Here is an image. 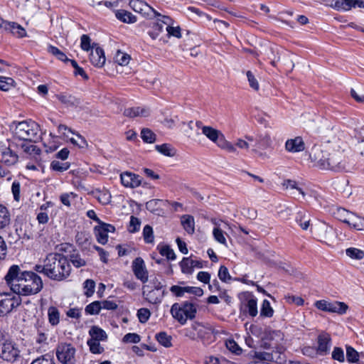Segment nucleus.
Instances as JSON below:
<instances>
[{
    "label": "nucleus",
    "mask_w": 364,
    "mask_h": 364,
    "mask_svg": "<svg viewBox=\"0 0 364 364\" xmlns=\"http://www.w3.org/2000/svg\"><path fill=\"white\" fill-rule=\"evenodd\" d=\"M11 290L19 295L30 296L38 294L43 289V281L40 276L31 271L20 272L18 265H12L4 277Z\"/></svg>",
    "instance_id": "obj_1"
},
{
    "label": "nucleus",
    "mask_w": 364,
    "mask_h": 364,
    "mask_svg": "<svg viewBox=\"0 0 364 364\" xmlns=\"http://www.w3.org/2000/svg\"><path fill=\"white\" fill-rule=\"evenodd\" d=\"M34 270L53 280L62 281L69 277L71 267L67 257L60 253H50L43 259V264H37Z\"/></svg>",
    "instance_id": "obj_2"
},
{
    "label": "nucleus",
    "mask_w": 364,
    "mask_h": 364,
    "mask_svg": "<svg viewBox=\"0 0 364 364\" xmlns=\"http://www.w3.org/2000/svg\"><path fill=\"white\" fill-rule=\"evenodd\" d=\"M9 128L14 136L20 140L36 141L40 138V127L33 120L13 122Z\"/></svg>",
    "instance_id": "obj_3"
},
{
    "label": "nucleus",
    "mask_w": 364,
    "mask_h": 364,
    "mask_svg": "<svg viewBox=\"0 0 364 364\" xmlns=\"http://www.w3.org/2000/svg\"><path fill=\"white\" fill-rule=\"evenodd\" d=\"M6 144H4L5 149L1 151V164L10 166L17 163L18 156L17 154L18 144L14 141L7 139Z\"/></svg>",
    "instance_id": "obj_4"
},
{
    "label": "nucleus",
    "mask_w": 364,
    "mask_h": 364,
    "mask_svg": "<svg viewBox=\"0 0 364 364\" xmlns=\"http://www.w3.org/2000/svg\"><path fill=\"white\" fill-rule=\"evenodd\" d=\"M75 348L70 343H61L56 348V357L62 364H75Z\"/></svg>",
    "instance_id": "obj_5"
},
{
    "label": "nucleus",
    "mask_w": 364,
    "mask_h": 364,
    "mask_svg": "<svg viewBox=\"0 0 364 364\" xmlns=\"http://www.w3.org/2000/svg\"><path fill=\"white\" fill-rule=\"evenodd\" d=\"M316 307L321 311L330 313H336L339 315L345 314L348 309V306L341 301H328L326 300H319L315 303Z\"/></svg>",
    "instance_id": "obj_6"
},
{
    "label": "nucleus",
    "mask_w": 364,
    "mask_h": 364,
    "mask_svg": "<svg viewBox=\"0 0 364 364\" xmlns=\"http://www.w3.org/2000/svg\"><path fill=\"white\" fill-rule=\"evenodd\" d=\"M129 6L135 12L139 13L144 16H150L151 14H153L154 16H161V14L151 6L141 0H132L129 2Z\"/></svg>",
    "instance_id": "obj_7"
},
{
    "label": "nucleus",
    "mask_w": 364,
    "mask_h": 364,
    "mask_svg": "<svg viewBox=\"0 0 364 364\" xmlns=\"http://www.w3.org/2000/svg\"><path fill=\"white\" fill-rule=\"evenodd\" d=\"M262 348L263 350H257L254 351V358L267 362L274 360L278 353L277 350H274L275 348L271 347L268 343H264Z\"/></svg>",
    "instance_id": "obj_8"
},
{
    "label": "nucleus",
    "mask_w": 364,
    "mask_h": 364,
    "mask_svg": "<svg viewBox=\"0 0 364 364\" xmlns=\"http://www.w3.org/2000/svg\"><path fill=\"white\" fill-rule=\"evenodd\" d=\"M196 126L201 130L203 135L213 143H218L219 138L223 137V134L220 130L210 126L203 125L201 121H196Z\"/></svg>",
    "instance_id": "obj_9"
},
{
    "label": "nucleus",
    "mask_w": 364,
    "mask_h": 364,
    "mask_svg": "<svg viewBox=\"0 0 364 364\" xmlns=\"http://www.w3.org/2000/svg\"><path fill=\"white\" fill-rule=\"evenodd\" d=\"M328 153L323 151L319 146H314L310 153V158L315 166L324 169V164L328 162Z\"/></svg>",
    "instance_id": "obj_10"
},
{
    "label": "nucleus",
    "mask_w": 364,
    "mask_h": 364,
    "mask_svg": "<svg viewBox=\"0 0 364 364\" xmlns=\"http://www.w3.org/2000/svg\"><path fill=\"white\" fill-rule=\"evenodd\" d=\"M90 61L95 67L102 68L106 61L104 50L97 44H93L90 54Z\"/></svg>",
    "instance_id": "obj_11"
},
{
    "label": "nucleus",
    "mask_w": 364,
    "mask_h": 364,
    "mask_svg": "<svg viewBox=\"0 0 364 364\" xmlns=\"http://www.w3.org/2000/svg\"><path fill=\"white\" fill-rule=\"evenodd\" d=\"M132 270L136 277L143 283H146L148 281V272L144 262L141 257H137L133 261Z\"/></svg>",
    "instance_id": "obj_12"
},
{
    "label": "nucleus",
    "mask_w": 364,
    "mask_h": 364,
    "mask_svg": "<svg viewBox=\"0 0 364 364\" xmlns=\"http://www.w3.org/2000/svg\"><path fill=\"white\" fill-rule=\"evenodd\" d=\"M179 264L181 272L186 274H192L194 268H203V262L201 260H194L191 257H183Z\"/></svg>",
    "instance_id": "obj_13"
},
{
    "label": "nucleus",
    "mask_w": 364,
    "mask_h": 364,
    "mask_svg": "<svg viewBox=\"0 0 364 364\" xmlns=\"http://www.w3.org/2000/svg\"><path fill=\"white\" fill-rule=\"evenodd\" d=\"M334 9L338 11H347L352 8H364L363 0H335Z\"/></svg>",
    "instance_id": "obj_14"
},
{
    "label": "nucleus",
    "mask_w": 364,
    "mask_h": 364,
    "mask_svg": "<svg viewBox=\"0 0 364 364\" xmlns=\"http://www.w3.org/2000/svg\"><path fill=\"white\" fill-rule=\"evenodd\" d=\"M120 178L122 184L127 188H136L141 182L139 175L128 171L121 173Z\"/></svg>",
    "instance_id": "obj_15"
},
{
    "label": "nucleus",
    "mask_w": 364,
    "mask_h": 364,
    "mask_svg": "<svg viewBox=\"0 0 364 364\" xmlns=\"http://www.w3.org/2000/svg\"><path fill=\"white\" fill-rule=\"evenodd\" d=\"M1 28L10 32L17 38H23L26 36V30L19 24L15 22H9L1 19Z\"/></svg>",
    "instance_id": "obj_16"
},
{
    "label": "nucleus",
    "mask_w": 364,
    "mask_h": 364,
    "mask_svg": "<svg viewBox=\"0 0 364 364\" xmlns=\"http://www.w3.org/2000/svg\"><path fill=\"white\" fill-rule=\"evenodd\" d=\"M328 162L324 164V169L338 171L344 168L341 164V155L336 153L329 154Z\"/></svg>",
    "instance_id": "obj_17"
},
{
    "label": "nucleus",
    "mask_w": 364,
    "mask_h": 364,
    "mask_svg": "<svg viewBox=\"0 0 364 364\" xmlns=\"http://www.w3.org/2000/svg\"><path fill=\"white\" fill-rule=\"evenodd\" d=\"M143 289V295L145 296V299L151 304L160 303L166 294L164 290L161 291V289Z\"/></svg>",
    "instance_id": "obj_18"
},
{
    "label": "nucleus",
    "mask_w": 364,
    "mask_h": 364,
    "mask_svg": "<svg viewBox=\"0 0 364 364\" xmlns=\"http://www.w3.org/2000/svg\"><path fill=\"white\" fill-rule=\"evenodd\" d=\"M285 149L287 151L291 153L300 152L304 150L305 144L301 137L296 136L286 141Z\"/></svg>",
    "instance_id": "obj_19"
},
{
    "label": "nucleus",
    "mask_w": 364,
    "mask_h": 364,
    "mask_svg": "<svg viewBox=\"0 0 364 364\" xmlns=\"http://www.w3.org/2000/svg\"><path fill=\"white\" fill-rule=\"evenodd\" d=\"M56 98L67 107H76L80 104V99L66 92L57 95Z\"/></svg>",
    "instance_id": "obj_20"
},
{
    "label": "nucleus",
    "mask_w": 364,
    "mask_h": 364,
    "mask_svg": "<svg viewBox=\"0 0 364 364\" xmlns=\"http://www.w3.org/2000/svg\"><path fill=\"white\" fill-rule=\"evenodd\" d=\"M19 351L15 348L11 343H4L1 350V359L7 361L16 360L18 356Z\"/></svg>",
    "instance_id": "obj_21"
},
{
    "label": "nucleus",
    "mask_w": 364,
    "mask_h": 364,
    "mask_svg": "<svg viewBox=\"0 0 364 364\" xmlns=\"http://www.w3.org/2000/svg\"><path fill=\"white\" fill-rule=\"evenodd\" d=\"M124 114L129 117H147L149 111L146 108L140 107H128L124 109Z\"/></svg>",
    "instance_id": "obj_22"
},
{
    "label": "nucleus",
    "mask_w": 364,
    "mask_h": 364,
    "mask_svg": "<svg viewBox=\"0 0 364 364\" xmlns=\"http://www.w3.org/2000/svg\"><path fill=\"white\" fill-rule=\"evenodd\" d=\"M331 211L335 218L347 224L349 222V219L348 218H350V215L353 214L352 212H350L341 207L333 208Z\"/></svg>",
    "instance_id": "obj_23"
},
{
    "label": "nucleus",
    "mask_w": 364,
    "mask_h": 364,
    "mask_svg": "<svg viewBox=\"0 0 364 364\" xmlns=\"http://www.w3.org/2000/svg\"><path fill=\"white\" fill-rule=\"evenodd\" d=\"M181 223L187 233L192 235L195 232L194 218L190 215H183L181 218Z\"/></svg>",
    "instance_id": "obj_24"
},
{
    "label": "nucleus",
    "mask_w": 364,
    "mask_h": 364,
    "mask_svg": "<svg viewBox=\"0 0 364 364\" xmlns=\"http://www.w3.org/2000/svg\"><path fill=\"white\" fill-rule=\"evenodd\" d=\"M272 145V139L269 134L261 135L257 140L252 151L257 152L259 150H264L270 147Z\"/></svg>",
    "instance_id": "obj_25"
},
{
    "label": "nucleus",
    "mask_w": 364,
    "mask_h": 364,
    "mask_svg": "<svg viewBox=\"0 0 364 364\" xmlns=\"http://www.w3.org/2000/svg\"><path fill=\"white\" fill-rule=\"evenodd\" d=\"M167 201L160 200V199H152L146 203V208L154 213L159 215L161 210V206L164 205Z\"/></svg>",
    "instance_id": "obj_26"
},
{
    "label": "nucleus",
    "mask_w": 364,
    "mask_h": 364,
    "mask_svg": "<svg viewBox=\"0 0 364 364\" xmlns=\"http://www.w3.org/2000/svg\"><path fill=\"white\" fill-rule=\"evenodd\" d=\"M89 334L91 337L89 341H102L107 338L105 331L95 326L90 329Z\"/></svg>",
    "instance_id": "obj_27"
},
{
    "label": "nucleus",
    "mask_w": 364,
    "mask_h": 364,
    "mask_svg": "<svg viewBox=\"0 0 364 364\" xmlns=\"http://www.w3.org/2000/svg\"><path fill=\"white\" fill-rule=\"evenodd\" d=\"M183 310L181 306L177 303L173 304L171 309V313L173 317L181 324H184L187 321L186 315L183 314Z\"/></svg>",
    "instance_id": "obj_28"
},
{
    "label": "nucleus",
    "mask_w": 364,
    "mask_h": 364,
    "mask_svg": "<svg viewBox=\"0 0 364 364\" xmlns=\"http://www.w3.org/2000/svg\"><path fill=\"white\" fill-rule=\"evenodd\" d=\"M319 230L321 232V237L325 240L326 243L331 242L335 236V232L332 227L322 225Z\"/></svg>",
    "instance_id": "obj_29"
},
{
    "label": "nucleus",
    "mask_w": 364,
    "mask_h": 364,
    "mask_svg": "<svg viewBox=\"0 0 364 364\" xmlns=\"http://www.w3.org/2000/svg\"><path fill=\"white\" fill-rule=\"evenodd\" d=\"M116 17L122 22L131 23L136 21V17L125 10H119L115 14Z\"/></svg>",
    "instance_id": "obj_30"
},
{
    "label": "nucleus",
    "mask_w": 364,
    "mask_h": 364,
    "mask_svg": "<svg viewBox=\"0 0 364 364\" xmlns=\"http://www.w3.org/2000/svg\"><path fill=\"white\" fill-rule=\"evenodd\" d=\"M164 24H167V21H163L161 22L154 23L151 29L148 31L149 36L152 39H156L159 34L163 32Z\"/></svg>",
    "instance_id": "obj_31"
},
{
    "label": "nucleus",
    "mask_w": 364,
    "mask_h": 364,
    "mask_svg": "<svg viewBox=\"0 0 364 364\" xmlns=\"http://www.w3.org/2000/svg\"><path fill=\"white\" fill-rule=\"evenodd\" d=\"M350 215V218H348L349 219L348 225L358 230H364V218L353 213Z\"/></svg>",
    "instance_id": "obj_32"
},
{
    "label": "nucleus",
    "mask_w": 364,
    "mask_h": 364,
    "mask_svg": "<svg viewBox=\"0 0 364 364\" xmlns=\"http://www.w3.org/2000/svg\"><path fill=\"white\" fill-rule=\"evenodd\" d=\"M97 241L101 245H105L108 242V234L100 225L94 228Z\"/></svg>",
    "instance_id": "obj_33"
},
{
    "label": "nucleus",
    "mask_w": 364,
    "mask_h": 364,
    "mask_svg": "<svg viewBox=\"0 0 364 364\" xmlns=\"http://www.w3.org/2000/svg\"><path fill=\"white\" fill-rule=\"evenodd\" d=\"M198 334L201 339L203 340H210V339H217L215 335L213 334V331L211 328L205 327L203 326H199L198 328Z\"/></svg>",
    "instance_id": "obj_34"
},
{
    "label": "nucleus",
    "mask_w": 364,
    "mask_h": 364,
    "mask_svg": "<svg viewBox=\"0 0 364 364\" xmlns=\"http://www.w3.org/2000/svg\"><path fill=\"white\" fill-rule=\"evenodd\" d=\"M183 308V314L186 315V318L192 319L195 318L196 314V307L194 304L189 302H184L181 305Z\"/></svg>",
    "instance_id": "obj_35"
},
{
    "label": "nucleus",
    "mask_w": 364,
    "mask_h": 364,
    "mask_svg": "<svg viewBox=\"0 0 364 364\" xmlns=\"http://www.w3.org/2000/svg\"><path fill=\"white\" fill-rule=\"evenodd\" d=\"M49 323L52 326H56L60 321V312L55 306H50L48 310Z\"/></svg>",
    "instance_id": "obj_36"
},
{
    "label": "nucleus",
    "mask_w": 364,
    "mask_h": 364,
    "mask_svg": "<svg viewBox=\"0 0 364 364\" xmlns=\"http://www.w3.org/2000/svg\"><path fill=\"white\" fill-rule=\"evenodd\" d=\"M245 307L251 316L255 317L257 315V299L253 296L247 299Z\"/></svg>",
    "instance_id": "obj_37"
},
{
    "label": "nucleus",
    "mask_w": 364,
    "mask_h": 364,
    "mask_svg": "<svg viewBox=\"0 0 364 364\" xmlns=\"http://www.w3.org/2000/svg\"><path fill=\"white\" fill-rule=\"evenodd\" d=\"M70 166V163L69 162H60L53 160L50 163V168L52 171L62 173L69 169Z\"/></svg>",
    "instance_id": "obj_38"
},
{
    "label": "nucleus",
    "mask_w": 364,
    "mask_h": 364,
    "mask_svg": "<svg viewBox=\"0 0 364 364\" xmlns=\"http://www.w3.org/2000/svg\"><path fill=\"white\" fill-rule=\"evenodd\" d=\"M96 198L97 200L104 205L110 203L112 200V196L107 190L97 191L96 193Z\"/></svg>",
    "instance_id": "obj_39"
},
{
    "label": "nucleus",
    "mask_w": 364,
    "mask_h": 364,
    "mask_svg": "<svg viewBox=\"0 0 364 364\" xmlns=\"http://www.w3.org/2000/svg\"><path fill=\"white\" fill-rule=\"evenodd\" d=\"M102 303L100 301H95L90 304H88L85 307V313L89 315H96L98 314L102 309Z\"/></svg>",
    "instance_id": "obj_40"
},
{
    "label": "nucleus",
    "mask_w": 364,
    "mask_h": 364,
    "mask_svg": "<svg viewBox=\"0 0 364 364\" xmlns=\"http://www.w3.org/2000/svg\"><path fill=\"white\" fill-rule=\"evenodd\" d=\"M273 314L274 310L272 308L269 301L267 299H264L260 309V316L270 318L273 316Z\"/></svg>",
    "instance_id": "obj_41"
},
{
    "label": "nucleus",
    "mask_w": 364,
    "mask_h": 364,
    "mask_svg": "<svg viewBox=\"0 0 364 364\" xmlns=\"http://www.w3.org/2000/svg\"><path fill=\"white\" fill-rule=\"evenodd\" d=\"M346 254L347 256L353 259H362L364 257V251L355 248L349 247L346 250Z\"/></svg>",
    "instance_id": "obj_42"
},
{
    "label": "nucleus",
    "mask_w": 364,
    "mask_h": 364,
    "mask_svg": "<svg viewBox=\"0 0 364 364\" xmlns=\"http://www.w3.org/2000/svg\"><path fill=\"white\" fill-rule=\"evenodd\" d=\"M16 83L11 77L1 76V91H9L14 89Z\"/></svg>",
    "instance_id": "obj_43"
},
{
    "label": "nucleus",
    "mask_w": 364,
    "mask_h": 364,
    "mask_svg": "<svg viewBox=\"0 0 364 364\" xmlns=\"http://www.w3.org/2000/svg\"><path fill=\"white\" fill-rule=\"evenodd\" d=\"M155 148L156 150L164 156H173L175 155V151L170 144H164L161 145H156Z\"/></svg>",
    "instance_id": "obj_44"
},
{
    "label": "nucleus",
    "mask_w": 364,
    "mask_h": 364,
    "mask_svg": "<svg viewBox=\"0 0 364 364\" xmlns=\"http://www.w3.org/2000/svg\"><path fill=\"white\" fill-rule=\"evenodd\" d=\"M48 51L55 56L58 60L63 61V62H68L70 61V59L68 58L66 55L60 50L57 47L53 46H49L48 48Z\"/></svg>",
    "instance_id": "obj_45"
},
{
    "label": "nucleus",
    "mask_w": 364,
    "mask_h": 364,
    "mask_svg": "<svg viewBox=\"0 0 364 364\" xmlns=\"http://www.w3.org/2000/svg\"><path fill=\"white\" fill-rule=\"evenodd\" d=\"M141 137L146 143H153L156 140V134L149 129L144 128L141 132Z\"/></svg>",
    "instance_id": "obj_46"
},
{
    "label": "nucleus",
    "mask_w": 364,
    "mask_h": 364,
    "mask_svg": "<svg viewBox=\"0 0 364 364\" xmlns=\"http://www.w3.org/2000/svg\"><path fill=\"white\" fill-rule=\"evenodd\" d=\"M114 60L120 65H127L129 63L130 56L127 53L118 50L114 56Z\"/></svg>",
    "instance_id": "obj_47"
},
{
    "label": "nucleus",
    "mask_w": 364,
    "mask_h": 364,
    "mask_svg": "<svg viewBox=\"0 0 364 364\" xmlns=\"http://www.w3.org/2000/svg\"><path fill=\"white\" fill-rule=\"evenodd\" d=\"M85 295L90 297L93 295L95 288V282L92 279H86L83 284Z\"/></svg>",
    "instance_id": "obj_48"
},
{
    "label": "nucleus",
    "mask_w": 364,
    "mask_h": 364,
    "mask_svg": "<svg viewBox=\"0 0 364 364\" xmlns=\"http://www.w3.org/2000/svg\"><path fill=\"white\" fill-rule=\"evenodd\" d=\"M267 338L271 341H280L284 339V334L279 330H269L267 332Z\"/></svg>",
    "instance_id": "obj_49"
},
{
    "label": "nucleus",
    "mask_w": 364,
    "mask_h": 364,
    "mask_svg": "<svg viewBox=\"0 0 364 364\" xmlns=\"http://www.w3.org/2000/svg\"><path fill=\"white\" fill-rule=\"evenodd\" d=\"M213 234L215 240L220 244L226 245V238L225 237V232L218 227L214 228Z\"/></svg>",
    "instance_id": "obj_50"
},
{
    "label": "nucleus",
    "mask_w": 364,
    "mask_h": 364,
    "mask_svg": "<svg viewBox=\"0 0 364 364\" xmlns=\"http://www.w3.org/2000/svg\"><path fill=\"white\" fill-rule=\"evenodd\" d=\"M301 351L304 355H306V356H309L311 358H314V357L317 356V351L316 349L315 343H312L311 345L304 346L301 348Z\"/></svg>",
    "instance_id": "obj_51"
},
{
    "label": "nucleus",
    "mask_w": 364,
    "mask_h": 364,
    "mask_svg": "<svg viewBox=\"0 0 364 364\" xmlns=\"http://www.w3.org/2000/svg\"><path fill=\"white\" fill-rule=\"evenodd\" d=\"M296 223L303 230H307L309 226L310 220L307 218L304 213H299L296 218Z\"/></svg>",
    "instance_id": "obj_52"
},
{
    "label": "nucleus",
    "mask_w": 364,
    "mask_h": 364,
    "mask_svg": "<svg viewBox=\"0 0 364 364\" xmlns=\"http://www.w3.org/2000/svg\"><path fill=\"white\" fill-rule=\"evenodd\" d=\"M144 240L146 243H151L154 242V234L152 228L146 225L143 229Z\"/></svg>",
    "instance_id": "obj_53"
},
{
    "label": "nucleus",
    "mask_w": 364,
    "mask_h": 364,
    "mask_svg": "<svg viewBox=\"0 0 364 364\" xmlns=\"http://www.w3.org/2000/svg\"><path fill=\"white\" fill-rule=\"evenodd\" d=\"M70 260L72 264L77 268L84 267L86 264V262L82 259L78 254H73L70 256Z\"/></svg>",
    "instance_id": "obj_54"
},
{
    "label": "nucleus",
    "mask_w": 364,
    "mask_h": 364,
    "mask_svg": "<svg viewBox=\"0 0 364 364\" xmlns=\"http://www.w3.org/2000/svg\"><path fill=\"white\" fill-rule=\"evenodd\" d=\"M141 222L139 218L131 216L128 230L130 232H136L139 230Z\"/></svg>",
    "instance_id": "obj_55"
},
{
    "label": "nucleus",
    "mask_w": 364,
    "mask_h": 364,
    "mask_svg": "<svg viewBox=\"0 0 364 364\" xmlns=\"http://www.w3.org/2000/svg\"><path fill=\"white\" fill-rule=\"evenodd\" d=\"M246 75L249 82V85L250 87H252L254 90H259V85L257 81V80L255 78V75L252 73V71L248 70L246 73Z\"/></svg>",
    "instance_id": "obj_56"
},
{
    "label": "nucleus",
    "mask_w": 364,
    "mask_h": 364,
    "mask_svg": "<svg viewBox=\"0 0 364 364\" xmlns=\"http://www.w3.org/2000/svg\"><path fill=\"white\" fill-rule=\"evenodd\" d=\"M160 254L162 256L166 257L168 259L174 260L176 259V255L173 250L168 245L163 246L160 250Z\"/></svg>",
    "instance_id": "obj_57"
},
{
    "label": "nucleus",
    "mask_w": 364,
    "mask_h": 364,
    "mask_svg": "<svg viewBox=\"0 0 364 364\" xmlns=\"http://www.w3.org/2000/svg\"><path fill=\"white\" fill-rule=\"evenodd\" d=\"M219 279L224 282H228L231 280V276L225 266H221L218 271Z\"/></svg>",
    "instance_id": "obj_58"
},
{
    "label": "nucleus",
    "mask_w": 364,
    "mask_h": 364,
    "mask_svg": "<svg viewBox=\"0 0 364 364\" xmlns=\"http://www.w3.org/2000/svg\"><path fill=\"white\" fill-rule=\"evenodd\" d=\"M346 358L348 362L355 363L358 360V353L354 348L348 346L346 348Z\"/></svg>",
    "instance_id": "obj_59"
},
{
    "label": "nucleus",
    "mask_w": 364,
    "mask_h": 364,
    "mask_svg": "<svg viewBox=\"0 0 364 364\" xmlns=\"http://www.w3.org/2000/svg\"><path fill=\"white\" fill-rule=\"evenodd\" d=\"M22 148L23 149V151L29 154H33L35 156H39L41 154V149L35 145L33 144H22Z\"/></svg>",
    "instance_id": "obj_60"
},
{
    "label": "nucleus",
    "mask_w": 364,
    "mask_h": 364,
    "mask_svg": "<svg viewBox=\"0 0 364 364\" xmlns=\"http://www.w3.org/2000/svg\"><path fill=\"white\" fill-rule=\"evenodd\" d=\"M31 364H55V362L52 356L45 355L33 360Z\"/></svg>",
    "instance_id": "obj_61"
},
{
    "label": "nucleus",
    "mask_w": 364,
    "mask_h": 364,
    "mask_svg": "<svg viewBox=\"0 0 364 364\" xmlns=\"http://www.w3.org/2000/svg\"><path fill=\"white\" fill-rule=\"evenodd\" d=\"M10 220V214L7 208L1 205V228L9 225Z\"/></svg>",
    "instance_id": "obj_62"
},
{
    "label": "nucleus",
    "mask_w": 364,
    "mask_h": 364,
    "mask_svg": "<svg viewBox=\"0 0 364 364\" xmlns=\"http://www.w3.org/2000/svg\"><path fill=\"white\" fill-rule=\"evenodd\" d=\"M225 345L232 354L238 355L242 353V349L237 345V343H225Z\"/></svg>",
    "instance_id": "obj_63"
},
{
    "label": "nucleus",
    "mask_w": 364,
    "mask_h": 364,
    "mask_svg": "<svg viewBox=\"0 0 364 364\" xmlns=\"http://www.w3.org/2000/svg\"><path fill=\"white\" fill-rule=\"evenodd\" d=\"M150 311L147 309L141 308L138 310L137 316L141 323H146L150 317Z\"/></svg>",
    "instance_id": "obj_64"
}]
</instances>
